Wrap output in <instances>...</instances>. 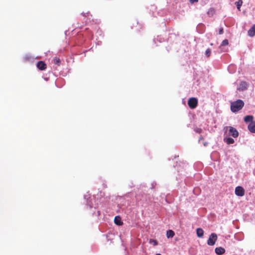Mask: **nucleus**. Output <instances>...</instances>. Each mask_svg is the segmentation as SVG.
Instances as JSON below:
<instances>
[{
	"label": "nucleus",
	"instance_id": "nucleus-1",
	"mask_svg": "<svg viewBox=\"0 0 255 255\" xmlns=\"http://www.w3.org/2000/svg\"><path fill=\"white\" fill-rule=\"evenodd\" d=\"M244 106V102L242 100H238L231 103V110L233 113H236L241 110Z\"/></svg>",
	"mask_w": 255,
	"mask_h": 255
},
{
	"label": "nucleus",
	"instance_id": "nucleus-2",
	"mask_svg": "<svg viewBox=\"0 0 255 255\" xmlns=\"http://www.w3.org/2000/svg\"><path fill=\"white\" fill-rule=\"evenodd\" d=\"M198 104V100L196 98H190L188 101V106L192 109H195Z\"/></svg>",
	"mask_w": 255,
	"mask_h": 255
},
{
	"label": "nucleus",
	"instance_id": "nucleus-3",
	"mask_svg": "<svg viewBox=\"0 0 255 255\" xmlns=\"http://www.w3.org/2000/svg\"><path fill=\"white\" fill-rule=\"evenodd\" d=\"M217 240V235L215 233H212L208 240L207 244L209 246H213L215 245Z\"/></svg>",
	"mask_w": 255,
	"mask_h": 255
},
{
	"label": "nucleus",
	"instance_id": "nucleus-4",
	"mask_svg": "<svg viewBox=\"0 0 255 255\" xmlns=\"http://www.w3.org/2000/svg\"><path fill=\"white\" fill-rule=\"evenodd\" d=\"M227 129L229 128V134L232 135L234 138H236L239 136V132L238 130L233 127H226L225 128Z\"/></svg>",
	"mask_w": 255,
	"mask_h": 255
},
{
	"label": "nucleus",
	"instance_id": "nucleus-5",
	"mask_svg": "<svg viewBox=\"0 0 255 255\" xmlns=\"http://www.w3.org/2000/svg\"><path fill=\"white\" fill-rule=\"evenodd\" d=\"M235 192L236 195L242 197L245 194V190L242 187L238 186L236 188Z\"/></svg>",
	"mask_w": 255,
	"mask_h": 255
},
{
	"label": "nucleus",
	"instance_id": "nucleus-6",
	"mask_svg": "<svg viewBox=\"0 0 255 255\" xmlns=\"http://www.w3.org/2000/svg\"><path fill=\"white\" fill-rule=\"evenodd\" d=\"M37 67L40 70H44L46 69L47 68V65L43 61H38L37 63Z\"/></svg>",
	"mask_w": 255,
	"mask_h": 255
},
{
	"label": "nucleus",
	"instance_id": "nucleus-7",
	"mask_svg": "<svg viewBox=\"0 0 255 255\" xmlns=\"http://www.w3.org/2000/svg\"><path fill=\"white\" fill-rule=\"evenodd\" d=\"M248 129L252 133H255V121L250 123L248 126Z\"/></svg>",
	"mask_w": 255,
	"mask_h": 255
},
{
	"label": "nucleus",
	"instance_id": "nucleus-8",
	"mask_svg": "<svg viewBox=\"0 0 255 255\" xmlns=\"http://www.w3.org/2000/svg\"><path fill=\"white\" fill-rule=\"evenodd\" d=\"M215 252L216 254L221 255L224 254L225 253V250L222 247H218L215 249Z\"/></svg>",
	"mask_w": 255,
	"mask_h": 255
},
{
	"label": "nucleus",
	"instance_id": "nucleus-9",
	"mask_svg": "<svg viewBox=\"0 0 255 255\" xmlns=\"http://www.w3.org/2000/svg\"><path fill=\"white\" fill-rule=\"evenodd\" d=\"M248 35L250 37H253L255 35V24L253 25V26L248 30Z\"/></svg>",
	"mask_w": 255,
	"mask_h": 255
},
{
	"label": "nucleus",
	"instance_id": "nucleus-10",
	"mask_svg": "<svg viewBox=\"0 0 255 255\" xmlns=\"http://www.w3.org/2000/svg\"><path fill=\"white\" fill-rule=\"evenodd\" d=\"M115 223L119 226L123 225V222L121 220V218L120 216H116L114 219Z\"/></svg>",
	"mask_w": 255,
	"mask_h": 255
},
{
	"label": "nucleus",
	"instance_id": "nucleus-11",
	"mask_svg": "<svg viewBox=\"0 0 255 255\" xmlns=\"http://www.w3.org/2000/svg\"><path fill=\"white\" fill-rule=\"evenodd\" d=\"M254 120V117L251 115L247 116L244 118V121L246 123L254 122L253 121Z\"/></svg>",
	"mask_w": 255,
	"mask_h": 255
},
{
	"label": "nucleus",
	"instance_id": "nucleus-12",
	"mask_svg": "<svg viewBox=\"0 0 255 255\" xmlns=\"http://www.w3.org/2000/svg\"><path fill=\"white\" fill-rule=\"evenodd\" d=\"M247 88H248L247 83L246 82H242L240 85L239 89H241L243 91V90H245L247 89Z\"/></svg>",
	"mask_w": 255,
	"mask_h": 255
},
{
	"label": "nucleus",
	"instance_id": "nucleus-13",
	"mask_svg": "<svg viewBox=\"0 0 255 255\" xmlns=\"http://www.w3.org/2000/svg\"><path fill=\"white\" fill-rule=\"evenodd\" d=\"M197 236L199 238H201L203 236L204 231L201 228H198L196 230Z\"/></svg>",
	"mask_w": 255,
	"mask_h": 255
},
{
	"label": "nucleus",
	"instance_id": "nucleus-14",
	"mask_svg": "<svg viewBox=\"0 0 255 255\" xmlns=\"http://www.w3.org/2000/svg\"><path fill=\"white\" fill-rule=\"evenodd\" d=\"M175 235L174 232L171 230H168L166 232V237L167 238H171Z\"/></svg>",
	"mask_w": 255,
	"mask_h": 255
},
{
	"label": "nucleus",
	"instance_id": "nucleus-15",
	"mask_svg": "<svg viewBox=\"0 0 255 255\" xmlns=\"http://www.w3.org/2000/svg\"><path fill=\"white\" fill-rule=\"evenodd\" d=\"M224 140L228 144H233L235 142L234 139L231 137H227Z\"/></svg>",
	"mask_w": 255,
	"mask_h": 255
},
{
	"label": "nucleus",
	"instance_id": "nucleus-16",
	"mask_svg": "<svg viewBox=\"0 0 255 255\" xmlns=\"http://www.w3.org/2000/svg\"><path fill=\"white\" fill-rule=\"evenodd\" d=\"M54 63L55 65L59 66L61 63V60L59 57H55L53 59Z\"/></svg>",
	"mask_w": 255,
	"mask_h": 255
},
{
	"label": "nucleus",
	"instance_id": "nucleus-17",
	"mask_svg": "<svg viewBox=\"0 0 255 255\" xmlns=\"http://www.w3.org/2000/svg\"><path fill=\"white\" fill-rule=\"evenodd\" d=\"M237 7L239 10H240V7L243 4V1L242 0H239L237 2Z\"/></svg>",
	"mask_w": 255,
	"mask_h": 255
},
{
	"label": "nucleus",
	"instance_id": "nucleus-18",
	"mask_svg": "<svg viewBox=\"0 0 255 255\" xmlns=\"http://www.w3.org/2000/svg\"><path fill=\"white\" fill-rule=\"evenodd\" d=\"M205 54L207 57H209L211 55V50L209 48H208L205 51Z\"/></svg>",
	"mask_w": 255,
	"mask_h": 255
},
{
	"label": "nucleus",
	"instance_id": "nucleus-19",
	"mask_svg": "<svg viewBox=\"0 0 255 255\" xmlns=\"http://www.w3.org/2000/svg\"><path fill=\"white\" fill-rule=\"evenodd\" d=\"M229 44V42H228V40L227 39H225L224 40L222 43H221V46H225V45H227L228 44Z\"/></svg>",
	"mask_w": 255,
	"mask_h": 255
},
{
	"label": "nucleus",
	"instance_id": "nucleus-20",
	"mask_svg": "<svg viewBox=\"0 0 255 255\" xmlns=\"http://www.w3.org/2000/svg\"><path fill=\"white\" fill-rule=\"evenodd\" d=\"M214 12H215V11H214V9H213V8H210V9L208 10V11L207 13H208L209 15H210V14H211V15H213L214 14Z\"/></svg>",
	"mask_w": 255,
	"mask_h": 255
},
{
	"label": "nucleus",
	"instance_id": "nucleus-21",
	"mask_svg": "<svg viewBox=\"0 0 255 255\" xmlns=\"http://www.w3.org/2000/svg\"><path fill=\"white\" fill-rule=\"evenodd\" d=\"M149 243L150 244H152L154 246H156L157 245V242L156 240L150 239L149 240Z\"/></svg>",
	"mask_w": 255,
	"mask_h": 255
},
{
	"label": "nucleus",
	"instance_id": "nucleus-22",
	"mask_svg": "<svg viewBox=\"0 0 255 255\" xmlns=\"http://www.w3.org/2000/svg\"><path fill=\"white\" fill-rule=\"evenodd\" d=\"M224 30L223 27H221L219 31V34H222L223 33Z\"/></svg>",
	"mask_w": 255,
	"mask_h": 255
},
{
	"label": "nucleus",
	"instance_id": "nucleus-23",
	"mask_svg": "<svg viewBox=\"0 0 255 255\" xmlns=\"http://www.w3.org/2000/svg\"><path fill=\"white\" fill-rule=\"evenodd\" d=\"M198 0H190V2L191 3H193L194 2H198Z\"/></svg>",
	"mask_w": 255,
	"mask_h": 255
},
{
	"label": "nucleus",
	"instance_id": "nucleus-24",
	"mask_svg": "<svg viewBox=\"0 0 255 255\" xmlns=\"http://www.w3.org/2000/svg\"><path fill=\"white\" fill-rule=\"evenodd\" d=\"M201 129H198V130H197V131L198 132H200L201 131Z\"/></svg>",
	"mask_w": 255,
	"mask_h": 255
},
{
	"label": "nucleus",
	"instance_id": "nucleus-25",
	"mask_svg": "<svg viewBox=\"0 0 255 255\" xmlns=\"http://www.w3.org/2000/svg\"><path fill=\"white\" fill-rule=\"evenodd\" d=\"M156 255H161L160 254H157Z\"/></svg>",
	"mask_w": 255,
	"mask_h": 255
},
{
	"label": "nucleus",
	"instance_id": "nucleus-26",
	"mask_svg": "<svg viewBox=\"0 0 255 255\" xmlns=\"http://www.w3.org/2000/svg\"><path fill=\"white\" fill-rule=\"evenodd\" d=\"M203 139L202 137H200V139Z\"/></svg>",
	"mask_w": 255,
	"mask_h": 255
}]
</instances>
